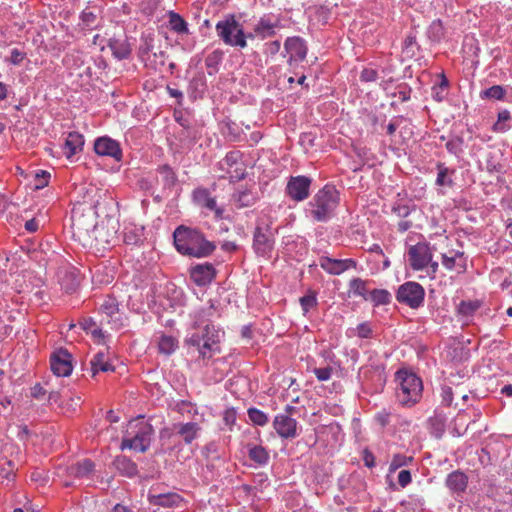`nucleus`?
Returning a JSON list of instances; mask_svg holds the SVG:
<instances>
[{"label": "nucleus", "instance_id": "nucleus-62", "mask_svg": "<svg viewBox=\"0 0 512 512\" xmlns=\"http://www.w3.org/2000/svg\"><path fill=\"white\" fill-rule=\"evenodd\" d=\"M357 335L360 338L368 339L372 336V329L368 323H361L357 326Z\"/></svg>", "mask_w": 512, "mask_h": 512}, {"label": "nucleus", "instance_id": "nucleus-32", "mask_svg": "<svg viewBox=\"0 0 512 512\" xmlns=\"http://www.w3.org/2000/svg\"><path fill=\"white\" fill-rule=\"evenodd\" d=\"M90 364L91 369L93 371V375H95L99 371L108 372L114 370L113 366L107 361L106 354L101 351L93 356Z\"/></svg>", "mask_w": 512, "mask_h": 512}, {"label": "nucleus", "instance_id": "nucleus-45", "mask_svg": "<svg viewBox=\"0 0 512 512\" xmlns=\"http://www.w3.org/2000/svg\"><path fill=\"white\" fill-rule=\"evenodd\" d=\"M100 311L107 317H113L119 311V305L116 298L107 296L100 306Z\"/></svg>", "mask_w": 512, "mask_h": 512}, {"label": "nucleus", "instance_id": "nucleus-9", "mask_svg": "<svg viewBox=\"0 0 512 512\" xmlns=\"http://www.w3.org/2000/svg\"><path fill=\"white\" fill-rule=\"evenodd\" d=\"M424 297V288L419 283L412 281L402 284L396 294V299L400 303H404L412 309L419 308L424 302Z\"/></svg>", "mask_w": 512, "mask_h": 512}, {"label": "nucleus", "instance_id": "nucleus-60", "mask_svg": "<svg viewBox=\"0 0 512 512\" xmlns=\"http://www.w3.org/2000/svg\"><path fill=\"white\" fill-rule=\"evenodd\" d=\"M442 404L450 406L453 401V391L450 386L444 385L441 388Z\"/></svg>", "mask_w": 512, "mask_h": 512}, {"label": "nucleus", "instance_id": "nucleus-63", "mask_svg": "<svg viewBox=\"0 0 512 512\" xmlns=\"http://www.w3.org/2000/svg\"><path fill=\"white\" fill-rule=\"evenodd\" d=\"M394 95L397 96L402 102H406L410 99L411 88L406 85H400L398 86V91Z\"/></svg>", "mask_w": 512, "mask_h": 512}, {"label": "nucleus", "instance_id": "nucleus-4", "mask_svg": "<svg viewBox=\"0 0 512 512\" xmlns=\"http://www.w3.org/2000/svg\"><path fill=\"white\" fill-rule=\"evenodd\" d=\"M153 432L152 425L143 416L129 421L122 439L121 449L145 452L150 446Z\"/></svg>", "mask_w": 512, "mask_h": 512}, {"label": "nucleus", "instance_id": "nucleus-39", "mask_svg": "<svg viewBox=\"0 0 512 512\" xmlns=\"http://www.w3.org/2000/svg\"><path fill=\"white\" fill-rule=\"evenodd\" d=\"M206 89V80L203 74L195 76L189 83V93L192 97L201 96Z\"/></svg>", "mask_w": 512, "mask_h": 512}, {"label": "nucleus", "instance_id": "nucleus-49", "mask_svg": "<svg viewBox=\"0 0 512 512\" xmlns=\"http://www.w3.org/2000/svg\"><path fill=\"white\" fill-rule=\"evenodd\" d=\"M464 140L460 136L451 138L446 143V149L449 153L459 157L463 153Z\"/></svg>", "mask_w": 512, "mask_h": 512}, {"label": "nucleus", "instance_id": "nucleus-18", "mask_svg": "<svg viewBox=\"0 0 512 512\" xmlns=\"http://www.w3.org/2000/svg\"><path fill=\"white\" fill-rule=\"evenodd\" d=\"M216 276L215 267L211 263L197 264L190 268V278L197 286L210 284Z\"/></svg>", "mask_w": 512, "mask_h": 512}, {"label": "nucleus", "instance_id": "nucleus-64", "mask_svg": "<svg viewBox=\"0 0 512 512\" xmlns=\"http://www.w3.org/2000/svg\"><path fill=\"white\" fill-rule=\"evenodd\" d=\"M392 211L398 217H401V218H406L407 216H409V214L411 212L409 206H407L405 204H396V205H394L393 208H392Z\"/></svg>", "mask_w": 512, "mask_h": 512}, {"label": "nucleus", "instance_id": "nucleus-56", "mask_svg": "<svg viewBox=\"0 0 512 512\" xmlns=\"http://www.w3.org/2000/svg\"><path fill=\"white\" fill-rule=\"evenodd\" d=\"M50 173L44 170H40L35 174V189H42L48 185Z\"/></svg>", "mask_w": 512, "mask_h": 512}, {"label": "nucleus", "instance_id": "nucleus-57", "mask_svg": "<svg viewBox=\"0 0 512 512\" xmlns=\"http://www.w3.org/2000/svg\"><path fill=\"white\" fill-rule=\"evenodd\" d=\"M318 381H328L332 377L333 368L331 366L315 368L313 370Z\"/></svg>", "mask_w": 512, "mask_h": 512}, {"label": "nucleus", "instance_id": "nucleus-10", "mask_svg": "<svg viewBox=\"0 0 512 512\" xmlns=\"http://www.w3.org/2000/svg\"><path fill=\"white\" fill-rule=\"evenodd\" d=\"M410 267L415 271L425 269L433 259V253L428 242H418L411 245L407 251Z\"/></svg>", "mask_w": 512, "mask_h": 512}, {"label": "nucleus", "instance_id": "nucleus-20", "mask_svg": "<svg viewBox=\"0 0 512 512\" xmlns=\"http://www.w3.org/2000/svg\"><path fill=\"white\" fill-rule=\"evenodd\" d=\"M314 443H322L325 446H335L339 442L341 429L339 425H320L315 428Z\"/></svg>", "mask_w": 512, "mask_h": 512}, {"label": "nucleus", "instance_id": "nucleus-25", "mask_svg": "<svg viewBox=\"0 0 512 512\" xmlns=\"http://www.w3.org/2000/svg\"><path fill=\"white\" fill-rule=\"evenodd\" d=\"M445 483L452 493L461 494L467 488L468 477L464 472L456 470L448 474Z\"/></svg>", "mask_w": 512, "mask_h": 512}, {"label": "nucleus", "instance_id": "nucleus-36", "mask_svg": "<svg viewBox=\"0 0 512 512\" xmlns=\"http://www.w3.org/2000/svg\"><path fill=\"white\" fill-rule=\"evenodd\" d=\"M169 25L172 31L178 34H188V24L178 13H169Z\"/></svg>", "mask_w": 512, "mask_h": 512}, {"label": "nucleus", "instance_id": "nucleus-31", "mask_svg": "<svg viewBox=\"0 0 512 512\" xmlns=\"http://www.w3.org/2000/svg\"><path fill=\"white\" fill-rule=\"evenodd\" d=\"M59 282L66 293H72L79 286V276L74 271H64L59 276Z\"/></svg>", "mask_w": 512, "mask_h": 512}, {"label": "nucleus", "instance_id": "nucleus-27", "mask_svg": "<svg viewBox=\"0 0 512 512\" xmlns=\"http://www.w3.org/2000/svg\"><path fill=\"white\" fill-rule=\"evenodd\" d=\"M115 58L122 60L126 59L131 54V45L126 38H112L108 44Z\"/></svg>", "mask_w": 512, "mask_h": 512}, {"label": "nucleus", "instance_id": "nucleus-34", "mask_svg": "<svg viewBox=\"0 0 512 512\" xmlns=\"http://www.w3.org/2000/svg\"><path fill=\"white\" fill-rule=\"evenodd\" d=\"M367 284H368V282L361 278H353L349 282V292L353 296H361L365 300H368L369 292L367 289Z\"/></svg>", "mask_w": 512, "mask_h": 512}, {"label": "nucleus", "instance_id": "nucleus-55", "mask_svg": "<svg viewBox=\"0 0 512 512\" xmlns=\"http://www.w3.org/2000/svg\"><path fill=\"white\" fill-rule=\"evenodd\" d=\"M159 172L163 175L165 185H174L176 181V175L170 166L163 165L159 167Z\"/></svg>", "mask_w": 512, "mask_h": 512}, {"label": "nucleus", "instance_id": "nucleus-43", "mask_svg": "<svg viewBox=\"0 0 512 512\" xmlns=\"http://www.w3.org/2000/svg\"><path fill=\"white\" fill-rule=\"evenodd\" d=\"M506 94V90L501 85L491 86L480 93V97L482 99H494V100H502Z\"/></svg>", "mask_w": 512, "mask_h": 512}, {"label": "nucleus", "instance_id": "nucleus-50", "mask_svg": "<svg viewBox=\"0 0 512 512\" xmlns=\"http://www.w3.org/2000/svg\"><path fill=\"white\" fill-rule=\"evenodd\" d=\"M116 466L119 470L123 471L127 476H133L137 472L136 464L126 457H121L116 460Z\"/></svg>", "mask_w": 512, "mask_h": 512}, {"label": "nucleus", "instance_id": "nucleus-1", "mask_svg": "<svg viewBox=\"0 0 512 512\" xmlns=\"http://www.w3.org/2000/svg\"><path fill=\"white\" fill-rule=\"evenodd\" d=\"M216 309L213 305L203 307L196 311L193 331L185 339L189 348H195L202 359H210L213 354L219 353V342L224 332L213 324Z\"/></svg>", "mask_w": 512, "mask_h": 512}, {"label": "nucleus", "instance_id": "nucleus-22", "mask_svg": "<svg viewBox=\"0 0 512 512\" xmlns=\"http://www.w3.org/2000/svg\"><path fill=\"white\" fill-rule=\"evenodd\" d=\"M95 473V464L90 459H83L69 467H67V474L76 479H92Z\"/></svg>", "mask_w": 512, "mask_h": 512}, {"label": "nucleus", "instance_id": "nucleus-59", "mask_svg": "<svg viewBox=\"0 0 512 512\" xmlns=\"http://www.w3.org/2000/svg\"><path fill=\"white\" fill-rule=\"evenodd\" d=\"M236 419H237V413L234 408H229L224 411L223 421H224L225 425L229 427L230 430H231L232 426L235 424Z\"/></svg>", "mask_w": 512, "mask_h": 512}, {"label": "nucleus", "instance_id": "nucleus-19", "mask_svg": "<svg viewBox=\"0 0 512 512\" xmlns=\"http://www.w3.org/2000/svg\"><path fill=\"white\" fill-rule=\"evenodd\" d=\"M320 267L332 275H340L350 268H355L357 263L353 259H333L323 256L319 259Z\"/></svg>", "mask_w": 512, "mask_h": 512}, {"label": "nucleus", "instance_id": "nucleus-29", "mask_svg": "<svg viewBox=\"0 0 512 512\" xmlns=\"http://www.w3.org/2000/svg\"><path fill=\"white\" fill-rule=\"evenodd\" d=\"M481 306L482 302L480 300H463L457 306V313L465 323H468Z\"/></svg>", "mask_w": 512, "mask_h": 512}, {"label": "nucleus", "instance_id": "nucleus-23", "mask_svg": "<svg viewBox=\"0 0 512 512\" xmlns=\"http://www.w3.org/2000/svg\"><path fill=\"white\" fill-rule=\"evenodd\" d=\"M84 146V137L81 133L73 131L69 132L65 138L63 145V153L69 159L81 152Z\"/></svg>", "mask_w": 512, "mask_h": 512}, {"label": "nucleus", "instance_id": "nucleus-11", "mask_svg": "<svg viewBox=\"0 0 512 512\" xmlns=\"http://www.w3.org/2000/svg\"><path fill=\"white\" fill-rule=\"evenodd\" d=\"M281 28L280 19L272 14L263 15L254 25L252 32L247 34L248 39L261 40L274 37Z\"/></svg>", "mask_w": 512, "mask_h": 512}, {"label": "nucleus", "instance_id": "nucleus-35", "mask_svg": "<svg viewBox=\"0 0 512 512\" xmlns=\"http://www.w3.org/2000/svg\"><path fill=\"white\" fill-rule=\"evenodd\" d=\"M448 87V79L444 74H441L439 82L432 87V98L437 102L443 101L447 96Z\"/></svg>", "mask_w": 512, "mask_h": 512}, {"label": "nucleus", "instance_id": "nucleus-24", "mask_svg": "<svg viewBox=\"0 0 512 512\" xmlns=\"http://www.w3.org/2000/svg\"><path fill=\"white\" fill-rule=\"evenodd\" d=\"M72 225L79 235H89L90 232L95 233V239H98V235L101 232V229L96 226L93 219L90 218L89 221H86L84 214L74 213L72 216Z\"/></svg>", "mask_w": 512, "mask_h": 512}, {"label": "nucleus", "instance_id": "nucleus-21", "mask_svg": "<svg viewBox=\"0 0 512 512\" xmlns=\"http://www.w3.org/2000/svg\"><path fill=\"white\" fill-rule=\"evenodd\" d=\"M193 199L201 208L214 212L216 218H222L223 209L217 206L216 199L210 195V192L207 189H195L193 192Z\"/></svg>", "mask_w": 512, "mask_h": 512}, {"label": "nucleus", "instance_id": "nucleus-44", "mask_svg": "<svg viewBox=\"0 0 512 512\" xmlns=\"http://www.w3.org/2000/svg\"><path fill=\"white\" fill-rule=\"evenodd\" d=\"M153 49L154 38L151 35L142 36L138 51L140 60L143 61L144 57H147L149 54L153 53Z\"/></svg>", "mask_w": 512, "mask_h": 512}, {"label": "nucleus", "instance_id": "nucleus-41", "mask_svg": "<svg viewBox=\"0 0 512 512\" xmlns=\"http://www.w3.org/2000/svg\"><path fill=\"white\" fill-rule=\"evenodd\" d=\"M249 420L257 426H265L269 422L268 415L262 410L251 407L247 410Z\"/></svg>", "mask_w": 512, "mask_h": 512}, {"label": "nucleus", "instance_id": "nucleus-40", "mask_svg": "<svg viewBox=\"0 0 512 512\" xmlns=\"http://www.w3.org/2000/svg\"><path fill=\"white\" fill-rule=\"evenodd\" d=\"M374 306L387 305L391 301V294L385 289H374L369 292V298Z\"/></svg>", "mask_w": 512, "mask_h": 512}, {"label": "nucleus", "instance_id": "nucleus-38", "mask_svg": "<svg viewBox=\"0 0 512 512\" xmlns=\"http://www.w3.org/2000/svg\"><path fill=\"white\" fill-rule=\"evenodd\" d=\"M437 170H438V173H437V178H436V185L452 186L453 180L451 179L450 175L454 173V170H450L443 163L437 164Z\"/></svg>", "mask_w": 512, "mask_h": 512}, {"label": "nucleus", "instance_id": "nucleus-58", "mask_svg": "<svg viewBox=\"0 0 512 512\" xmlns=\"http://www.w3.org/2000/svg\"><path fill=\"white\" fill-rule=\"evenodd\" d=\"M378 77V73L375 69L366 67L360 73V80L362 82H374Z\"/></svg>", "mask_w": 512, "mask_h": 512}, {"label": "nucleus", "instance_id": "nucleus-53", "mask_svg": "<svg viewBox=\"0 0 512 512\" xmlns=\"http://www.w3.org/2000/svg\"><path fill=\"white\" fill-rule=\"evenodd\" d=\"M443 36V27L440 20L433 21L428 29V37L433 41H439Z\"/></svg>", "mask_w": 512, "mask_h": 512}, {"label": "nucleus", "instance_id": "nucleus-6", "mask_svg": "<svg viewBox=\"0 0 512 512\" xmlns=\"http://www.w3.org/2000/svg\"><path fill=\"white\" fill-rule=\"evenodd\" d=\"M215 30L224 44L240 49L247 46V34H245L242 24L234 14H228L218 21Z\"/></svg>", "mask_w": 512, "mask_h": 512}, {"label": "nucleus", "instance_id": "nucleus-47", "mask_svg": "<svg viewBox=\"0 0 512 512\" xmlns=\"http://www.w3.org/2000/svg\"><path fill=\"white\" fill-rule=\"evenodd\" d=\"M80 26L82 29L92 30L96 28L97 25V15L89 10L82 11L80 15Z\"/></svg>", "mask_w": 512, "mask_h": 512}, {"label": "nucleus", "instance_id": "nucleus-37", "mask_svg": "<svg viewBox=\"0 0 512 512\" xmlns=\"http://www.w3.org/2000/svg\"><path fill=\"white\" fill-rule=\"evenodd\" d=\"M178 347V341L175 337L162 334L158 341V349L160 353L170 355Z\"/></svg>", "mask_w": 512, "mask_h": 512}, {"label": "nucleus", "instance_id": "nucleus-51", "mask_svg": "<svg viewBox=\"0 0 512 512\" xmlns=\"http://www.w3.org/2000/svg\"><path fill=\"white\" fill-rule=\"evenodd\" d=\"M412 460V457L403 454H395L390 462L389 471L395 472L397 469L409 465Z\"/></svg>", "mask_w": 512, "mask_h": 512}, {"label": "nucleus", "instance_id": "nucleus-61", "mask_svg": "<svg viewBox=\"0 0 512 512\" xmlns=\"http://www.w3.org/2000/svg\"><path fill=\"white\" fill-rule=\"evenodd\" d=\"M391 418V412L387 409H382L375 415V420L382 426L385 427L389 424Z\"/></svg>", "mask_w": 512, "mask_h": 512}, {"label": "nucleus", "instance_id": "nucleus-28", "mask_svg": "<svg viewBox=\"0 0 512 512\" xmlns=\"http://www.w3.org/2000/svg\"><path fill=\"white\" fill-rule=\"evenodd\" d=\"M248 456L251 461L255 463L256 466H266L270 460V454L268 450L261 445L248 444Z\"/></svg>", "mask_w": 512, "mask_h": 512}, {"label": "nucleus", "instance_id": "nucleus-14", "mask_svg": "<svg viewBox=\"0 0 512 512\" xmlns=\"http://www.w3.org/2000/svg\"><path fill=\"white\" fill-rule=\"evenodd\" d=\"M71 359V354L65 349H59L53 353L50 358V366L53 374L58 377L69 376L73 370Z\"/></svg>", "mask_w": 512, "mask_h": 512}, {"label": "nucleus", "instance_id": "nucleus-33", "mask_svg": "<svg viewBox=\"0 0 512 512\" xmlns=\"http://www.w3.org/2000/svg\"><path fill=\"white\" fill-rule=\"evenodd\" d=\"M222 60L223 52L220 50H214L206 56L205 65L209 75H214L218 72Z\"/></svg>", "mask_w": 512, "mask_h": 512}, {"label": "nucleus", "instance_id": "nucleus-42", "mask_svg": "<svg viewBox=\"0 0 512 512\" xmlns=\"http://www.w3.org/2000/svg\"><path fill=\"white\" fill-rule=\"evenodd\" d=\"M142 229L136 227H125L123 240L126 244L136 245L142 240Z\"/></svg>", "mask_w": 512, "mask_h": 512}, {"label": "nucleus", "instance_id": "nucleus-12", "mask_svg": "<svg viewBox=\"0 0 512 512\" xmlns=\"http://www.w3.org/2000/svg\"><path fill=\"white\" fill-rule=\"evenodd\" d=\"M311 183L312 179L307 176H291L286 185V194L296 202L304 201L310 195Z\"/></svg>", "mask_w": 512, "mask_h": 512}, {"label": "nucleus", "instance_id": "nucleus-2", "mask_svg": "<svg viewBox=\"0 0 512 512\" xmlns=\"http://www.w3.org/2000/svg\"><path fill=\"white\" fill-rule=\"evenodd\" d=\"M173 238L176 250L182 255L204 258L216 249L215 243L207 240L199 230L183 225L175 229Z\"/></svg>", "mask_w": 512, "mask_h": 512}, {"label": "nucleus", "instance_id": "nucleus-52", "mask_svg": "<svg viewBox=\"0 0 512 512\" xmlns=\"http://www.w3.org/2000/svg\"><path fill=\"white\" fill-rule=\"evenodd\" d=\"M175 410L182 415L187 414V415L194 416V415L198 414V409H197L196 405L189 401H185V400H181V401L177 402L175 404Z\"/></svg>", "mask_w": 512, "mask_h": 512}, {"label": "nucleus", "instance_id": "nucleus-26", "mask_svg": "<svg viewBox=\"0 0 512 512\" xmlns=\"http://www.w3.org/2000/svg\"><path fill=\"white\" fill-rule=\"evenodd\" d=\"M175 428L187 445L197 439L201 431V427L196 422L178 423L175 425Z\"/></svg>", "mask_w": 512, "mask_h": 512}, {"label": "nucleus", "instance_id": "nucleus-7", "mask_svg": "<svg viewBox=\"0 0 512 512\" xmlns=\"http://www.w3.org/2000/svg\"><path fill=\"white\" fill-rule=\"evenodd\" d=\"M276 233L277 231L272 229L270 219H258L253 233V250L256 255L267 258L271 256L274 249Z\"/></svg>", "mask_w": 512, "mask_h": 512}, {"label": "nucleus", "instance_id": "nucleus-48", "mask_svg": "<svg viewBox=\"0 0 512 512\" xmlns=\"http://www.w3.org/2000/svg\"><path fill=\"white\" fill-rule=\"evenodd\" d=\"M419 50V45L416 41V35L414 33H409L404 42H403V51L408 56L413 57L416 55V51Z\"/></svg>", "mask_w": 512, "mask_h": 512}, {"label": "nucleus", "instance_id": "nucleus-30", "mask_svg": "<svg viewBox=\"0 0 512 512\" xmlns=\"http://www.w3.org/2000/svg\"><path fill=\"white\" fill-rule=\"evenodd\" d=\"M167 55L164 51L153 52L142 61L145 66L154 71H160L165 66Z\"/></svg>", "mask_w": 512, "mask_h": 512}, {"label": "nucleus", "instance_id": "nucleus-5", "mask_svg": "<svg viewBox=\"0 0 512 512\" xmlns=\"http://www.w3.org/2000/svg\"><path fill=\"white\" fill-rule=\"evenodd\" d=\"M397 383L396 397L405 406H412L422 397L423 384L420 377L408 370H399L395 374Z\"/></svg>", "mask_w": 512, "mask_h": 512}, {"label": "nucleus", "instance_id": "nucleus-8", "mask_svg": "<svg viewBox=\"0 0 512 512\" xmlns=\"http://www.w3.org/2000/svg\"><path fill=\"white\" fill-rule=\"evenodd\" d=\"M147 501L150 505L159 508H183L188 501L176 491H160L159 486H152L147 494Z\"/></svg>", "mask_w": 512, "mask_h": 512}, {"label": "nucleus", "instance_id": "nucleus-15", "mask_svg": "<svg viewBox=\"0 0 512 512\" xmlns=\"http://www.w3.org/2000/svg\"><path fill=\"white\" fill-rule=\"evenodd\" d=\"M273 428L283 439H294L299 435L298 422L287 414H278L273 420Z\"/></svg>", "mask_w": 512, "mask_h": 512}, {"label": "nucleus", "instance_id": "nucleus-13", "mask_svg": "<svg viewBox=\"0 0 512 512\" xmlns=\"http://www.w3.org/2000/svg\"><path fill=\"white\" fill-rule=\"evenodd\" d=\"M284 56L288 55V63H299L305 60L307 56V45L304 39L299 36L288 37L284 43Z\"/></svg>", "mask_w": 512, "mask_h": 512}, {"label": "nucleus", "instance_id": "nucleus-54", "mask_svg": "<svg viewBox=\"0 0 512 512\" xmlns=\"http://www.w3.org/2000/svg\"><path fill=\"white\" fill-rule=\"evenodd\" d=\"M281 44L279 40L266 42L263 46V54L266 57H274L279 53Z\"/></svg>", "mask_w": 512, "mask_h": 512}, {"label": "nucleus", "instance_id": "nucleus-3", "mask_svg": "<svg viewBox=\"0 0 512 512\" xmlns=\"http://www.w3.org/2000/svg\"><path fill=\"white\" fill-rule=\"evenodd\" d=\"M339 192L333 185H325L308 202L306 216L315 222H327L339 205Z\"/></svg>", "mask_w": 512, "mask_h": 512}, {"label": "nucleus", "instance_id": "nucleus-16", "mask_svg": "<svg viewBox=\"0 0 512 512\" xmlns=\"http://www.w3.org/2000/svg\"><path fill=\"white\" fill-rule=\"evenodd\" d=\"M441 263L449 271H456L463 274L467 270V256L460 250H448L441 255Z\"/></svg>", "mask_w": 512, "mask_h": 512}, {"label": "nucleus", "instance_id": "nucleus-17", "mask_svg": "<svg viewBox=\"0 0 512 512\" xmlns=\"http://www.w3.org/2000/svg\"><path fill=\"white\" fill-rule=\"evenodd\" d=\"M94 150L100 156H109L120 161L122 159V150L120 144L110 137H99L95 140Z\"/></svg>", "mask_w": 512, "mask_h": 512}, {"label": "nucleus", "instance_id": "nucleus-46", "mask_svg": "<svg viewBox=\"0 0 512 512\" xmlns=\"http://www.w3.org/2000/svg\"><path fill=\"white\" fill-rule=\"evenodd\" d=\"M299 301L304 315H306L310 309L315 308L318 305L317 294L313 290H309L308 293L302 296Z\"/></svg>", "mask_w": 512, "mask_h": 512}]
</instances>
